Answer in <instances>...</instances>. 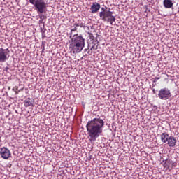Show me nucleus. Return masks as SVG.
Masks as SVG:
<instances>
[{
	"instance_id": "f03ea898",
	"label": "nucleus",
	"mask_w": 179,
	"mask_h": 179,
	"mask_svg": "<svg viewBox=\"0 0 179 179\" xmlns=\"http://www.w3.org/2000/svg\"><path fill=\"white\" fill-rule=\"evenodd\" d=\"M29 1L36 9L40 19L39 24H44V20L47 19V16L43 15V13H45L47 12V3H45L44 0H29Z\"/></svg>"
},
{
	"instance_id": "a211bd4d",
	"label": "nucleus",
	"mask_w": 179,
	"mask_h": 179,
	"mask_svg": "<svg viewBox=\"0 0 179 179\" xmlns=\"http://www.w3.org/2000/svg\"><path fill=\"white\" fill-rule=\"evenodd\" d=\"M91 50H97V48H95L94 45H93V46L91 48Z\"/></svg>"
},
{
	"instance_id": "7ed1b4c3",
	"label": "nucleus",
	"mask_w": 179,
	"mask_h": 179,
	"mask_svg": "<svg viewBox=\"0 0 179 179\" xmlns=\"http://www.w3.org/2000/svg\"><path fill=\"white\" fill-rule=\"evenodd\" d=\"M70 48L73 54H79L85 48V39L82 35L72 36Z\"/></svg>"
},
{
	"instance_id": "9b49d317",
	"label": "nucleus",
	"mask_w": 179,
	"mask_h": 179,
	"mask_svg": "<svg viewBox=\"0 0 179 179\" xmlns=\"http://www.w3.org/2000/svg\"><path fill=\"white\" fill-rule=\"evenodd\" d=\"M163 5L166 9H171V8H173L174 3L171 0H164Z\"/></svg>"
},
{
	"instance_id": "ddd939ff",
	"label": "nucleus",
	"mask_w": 179,
	"mask_h": 179,
	"mask_svg": "<svg viewBox=\"0 0 179 179\" xmlns=\"http://www.w3.org/2000/svg\"><path fill=\"white\" fill-rule=\"evenodd\" d=\"M76 30H78L77 27H74V28L71 30V33L69 34L70 38H72V37H76V36H78V34H73V31H76Z\"/></svg>"
},
{
	"instance_id": "2eb2a0df",
	"label": "nucleus",
	"mask_w": 179,
	"mask_h": 179,
	"mask_svg": "<svg viewBox=\"0 0 179 179\" xmlns=\"http://www.w3.org/2000/svg\"><path fill=\"white\" fill-rule=\"evenodd\" d=\"M73 27H83L85 28V24L83 22H80L78 21V22H76L73 25Z\"/></svg>"
},
{
	"instance_id": "f8f14e48",
	"label": "nucleus",
	"mask_w": 179,
	"mask_h": 179,
	"mask_svg": "<svg viewBox=\"0 0 179 179\" xmlns=\"http://www.w3.org/2000/svg\"><path fill=\"white\" fill-rule=\"evenodd\" d=\"M160 137L162 143H167L170 136L167 134V132H164L161 134Z\"/></svg>"
},
{
	"instance_id": "aec40b11",
	"label": "nucleus",
	"mask_w": 179,
	"mask_h": 179,
	"mask_svg": "<svg viewBox=\"0 0 179 179\" xmlns=\"http://www.w3.org/2000/svg\"><path fill=\"white\" fill-rule=\"evenodd\" d=\"M153 92H155V90H153Z\"/></svg>"
},
{
	"instance_id": "20e7f679",
	"label": "nucleus",
	"mask_w": 179,
	"mask_h": 179,
	"mask_svg": "<svg viewBox=\"0 0 179 179\" xmlns=\"http://www.w3.org/2000/svg\"><path fill=\"white\" fill-rule=\"evenodd\" d=\"M101 10L99 13V17L103 22H109L111 26L114 25V22H115V16L113 15V12L106 10L104 7L101 8Z\"/></svg>"
},
{
	"instance_id": "4468645a",
	"label": "nucleus",
	"mask_w": 179,
	"mask_h": 179,
	"mask_svg": "<svg viewBox=\"0 0 179 179\" xmlns=\"http://www.w3.org/2000/svg\"><path fill=\"white\" fill-rule=\"evenodd\" d=\"M171 160L166 159L164 163V167L165 169H169V167H171Z\"/></svg>"
},
{
	"instance_id": "39448f33",
	"label": "nucleus",
	"mask_w": 179,
	"mask_h": 179,
	"mask_svg": "<svg viewBox=\"0 0 179 179\" xmlns=\"http://www.w3.org/2000/svg\"><path fill=\"white\" fill-rule=\"evenodd\" d=\"M158 97L160 100H169V99H171V92L169 88H162L159 91Z\"/></svg>"
},
{
	"instance_id": "0eeeda50",
	"label": "nucleus",
	"mask_w": 179,
	"mask_h": 179,
	"mask_svg": "<svg viewBox=\"0 0 179 179\" xmlns=\"http://www.w3.org/2000/svg\"><path fill=\"white\" fill-rule=\"evenodd\" d=\"M11 155L12 154L10 153V150H9V149H8L7 148L3 147L1 148L0 156L1 157H2V159L8 160V159H9V157H10Z\"/></svg>"
},
{
	"instance_id": "9d476101",
	"label": "nucleus",
	"mask_w": 179,
	"mask_h": 179,
	"mask_svg": "<svg viewBox=\"0 0 179 179\" xmlns=\"http://www.w3.org/2000/svg\"><path fill=\"white\" fill-rule=\"evenodd\" d=\"M24 104L25 107H34V99L31 98H28L25 101H24Z\"/></svg>"
},
{
	"instance_id": "dca6fc26",
	"label": "nucleus",
	"mask_w": 179,
	"mask_h": 179,
	"mask_svg": "<svg viewBox=\"0 0 179 179\" xmlns=\"http://www.w3.org/2000/svg\"><path fill=\"white\" fill-rule=\"evenodd\" d=\"M88 34H89V38H90V40H94L95 37H94V36H93V34L88 33Z\"/></svg>"
},
{
	"instance_id": "f3484780",
	"label": "nucleus",
	"mask_w": 179,
	"mask_h": 179,
	"mask_svg": "<svg viewBox=\"0 0 179 179\" xmlns=\"http://www.w3.org/2000/svg\"><path fill=\"white\" fill-rule=\"evenodd\" d=\"M171 167H176L177 166V163L173 161H171Z\"/></svg>"
},
{
	"instance_id": "423d86ee",
	"label": "nucleus",
	"mask_w": 179,
	"mask_h": 179,
	"mask_svg": "<svg viewBox=\"0 0 179 179\" xmlns=\"http://www.w3.org/2000/svg\"><path fill=\"white\" fill-rule=\"evenodd\" d=\"M9 49L0 48V63L6 62L9 59Z\"/></svg>"
},
{
	"instance_id": "6ab92c4d",
	"label": "nucleus",
	"mask_w": 179,
	"mask_h": 179,
	"mask_svg": "<svg viewBox=\"0 0 179 179\" xmlns=\"http://www.w3.org/2000/svg\"><path fill=\"white\" fill-rule=\"evenodd\" d=\"M159 79H160V78H155L154 82H157V80H159Z\"/></svg>"
},
{
	"instance_id": "f257e3e1",
	"label": "nucleus",
	"mask_w": 179,
	"mask_h": 179,
	"mask_svg": "<svg viewBox=\"0 0 179 179\" xmlns=\"http://www.w3.org/2000/svg\"><path fill=\"white\" fill-rule=\"evenodd\" d=\"M104 120L101 118H94L86 124L87 135L90 142H96L97 138L103 134Z\"/></svg>"
},
{
	"instance_id": "1a4fd4ad",
	"label": "nucleus",
	"mask_w": 179,
	"mask_h": 179,
	"mask_svg": "<svg viewBox=\"0 0 179 179\" xmlns=\"http://www.w3.org/2000/svg\"><path fill=\"white\" fill-rule=\"evenodd\" d=\"M166 142L168 146H169L170 148H174V146H176V144L177 143V139H176V137L170 136Z\"/></svg>"
},
{
	"instance_id": "6e6552de",
	"label": "nucleus",
	"mask_w": 179,
	"mask_h": 179,
	"mask_svg": "<svg viewBox=\"0 0 179 179\" xmlns=\"http://www.w3.org/2000/svg\"><path fill=\"white\" fill-rule=\"evenodd\" d=\"M100 8H101V6H100V3L97 2L93 3L90 8L91 13H97V12L100 10Z\"/></svg>"
}]
</instances>
